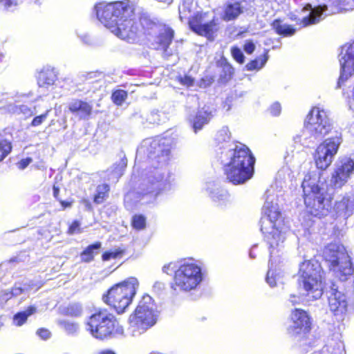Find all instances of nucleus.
<instances>
[{
	"instance_id": "obj_29",
	"label": "nucleus",
	"mask_w": 354,
	"mask_h": 354,
	"mask_svg": "<svg viewBox=\"0 0 354 354\" xmlns=\"http://www.w3.org/2000/svg\"><path fill=\"white\" fill-rule=\"evenodd\" d=\"M344 349V346L342 341L331 339L324 346L323 351L326 354H342Z\"/></svg>"
},
{
	"instance_id": "obj_17",
	"label": "nucleus",
	"mask_w": 354,
	"mask_h": 354,
	"mask_svg": "<svg viewBox=\"0 0 354 354\" xmlns=\"http://www.w3.org/2000/svg\"><path fill=\"white\" fill-rule=\"evenodd\" d=\"M328 306L338 321L343 320L347 312L348 302L344 293L338 290V286L332 283L326 291Z\"/></svg>"
},
{
	"instance_id": "obj_39",
	"label": "nucleus",
	"mask_w": 354,
	"mask_h": 354,
	"mask_svg": "<svg viewBox=\"0 0 354 354\" xmlns=\"http://www.w3.org/2000/svg\"><path fill=\"white\" fill-rule=\"evenodd\" d=\"M66 313L68 315L79 317L82 315V307L80 304H70L66 309Z\"/></svg>"
},
{
	"instance_id": "obj_52",
	"label": "nucleus",
	"mask_w": 354,
	"mask_h": 354,
	"mask_svg": "<svg viewBox=\"0 0 354 354\" xmlns=\"http://www.w3.org/2000/svg\"><path fill=\"white\" fill-rule=\"evenodd\" d=\"M37 335L43 339H47L50 337V333L48 330L46 328H40L37 330Z\"/></svg>"
},
{
	"instance_id": "obj_19",
	"label": "nucleus",
	"mask_w": 354,
	"mask_h": 354,
	"mask_svg": "<svg viewBox=\"0 0 354 354\" xmlns=\"http://www.w3.org/2000/svg\"><path fill=\"white\" fill-rule=\"evenodd\" d=\"M151 29L158 32V35L154 38L151 45L154 48L162 50L165 55H170L171 53L167 51V48L174 38V30L169 27H158L155 24H153Z\"/></svg>"
},
{
	"instance_id": "obj_28",
	"label": "nucleus",
	"mask_w": 354,
	"mask_h": 354,
	"mask_svg": "<svg viewBox=\"0 0 354 354\" xmlns=\"http://www.w3.org/2000/svg\"><path fill=\"white\" fill-rule=\"evenodd\" d=\"M272 26L277 34L284 37L293 35L296 31L292 26L283 24L279 19L274 20L272 24Z\"/></svg>"
},
{
	"instance_id": "obj_14",
	"label": "nucleus",
	"mask_w": 354,
	"mask_h": 354,
	"mask_svg": "<svg viewBox=\"0 0 354 354\" xmlns=\"http://www.w3.org/2000/svg\"><path fill=\"white\" fill-rule=\"evenodd\" d=\"M342 141L341 133L336 131L335 136L325 140L318 146L315 157L318 169L324 170L330 166Z\"/></svg>"
},
{
	"instance_id": "obj_47",
	"label": "nucleus",
	"mask_w": 354,
	"mask_h": 354,
	"mask_svg": "<svg viewBox=\"0 0 354 354\" xmlns=\"http://www.w3.org/2000/svg\"><path fill=\"white\" fill-rule=\"evenodd\" d=\"M281 105L278 102L273 103L270 107V112L274 116H277L281 113Z\"/></svg>"
},
{
	"instance_id": "obj_22",
	"label": "nucleus",
	"mask_w": 354,
	"mask_h": 354,
	"mask_svg": "<svg viewBox=\"0 0 354 354\" xmlns=\"http://www.w3.org/2000/svg\"><path fill=\"white\" fill-rule=\"evenodd\" d=\"M57 80V73L54 68L46 66L41 69L37 77L39 87L47 89L53 88Z\"/></svg>"
},
{
	"instance_id": "obj_42",
	"label": "nucleus",
	"mask_w": 354,
	"mask_h": 354,
	"mask_svg": "<svg viewBox=\"0 0 354 354\" xmlns=\"http://www.w3.org/2000/svg\"><path fill=\"white\" fill-rule=\"evenodd\" d=\"M189 1H192V0H185L179 7V14L181 19L183 17L187 18V12H191V5Z\"/></svg>"
},
{
	"instance_id": "obj_59",
	"label": "nucleus",
	"mask_w": 354,
	"mask_h": 354,
	"mask_svg": "<svg viewBox=\"0 0 354 354\" xmlns=\"http://www.w3.org/2000/svg\"><path fill=\"white\" fill-rule=\"evenodd\" d=\"M254 248H255V246H254V247L251 249V250L250 251V258H252V259L255 258V256L254 255V253H253V251H254Z\"/></svg>"
},
{
	"instance_id": "obj_11",
	"label": "nucleus",
	"mask_w": 354,
	"mask_h": 354,
	"mask_svg": "<svg viewBox=\"0 0 354 354\" xmlns=\"http://www.w3.org/2000/svg\"><path fill=\"white\" fill-rule=\"evenodd\" d=\"M86 329L93 337L100 339L123 333L122 327L119 325L114 315L102 310L90 316L86 322Z\"/></svg>"
},
{
	"instance_id": "obj_38",
	"label": "nucleus",
	"mask_w": 354,
	"mask_h": 354,
	"mask_svg": "<svg viewBox=\"0 0 354 354\" xmlns=\"http://www.w3.org/2000/svg\"><path fill=\"white\" fill-rule=\"evenodd\" d=\"M132 225L136 230H143L146 226V218L142 215H135L132 218Z\"/></svg>"
},
{
	"instance_id": "obj_13",
	"label": "nucleus",
	"mask_w": 354,
	"mask_h": 354,
	"mask_svg": "<svg viewBox=\"0 0 354 354\" xmlns=\"http://www.w3.org/2000/svg\"><path fill=\"white\" fill-rule=\"evenodd\" d=\"M311 328V318L306 311L300 308H295L292 311L288 333L299 344L300 346L312 344Z\"/></svg>"
},
{
	"instance_id": "obj_34",
	"label": "nucleus",
	"mask_w": 354,
	"mask_h": 354,
	"mask_svg": "<svg viewBox=\"0 0 354 354\" xmlns=\"http://www.w3.org/2000/svg\"><path fill=\"white\" fill-rule=\"evenodd\" d=\"M28 290L29 288L26 286L22 287L19 284H15L10 291H6L3 296L6 297V299H11L12 297L26 293Z\"/></svg>"
},
{
	"instance_id": "obj_44",
	"label": "nucleus",
	"mask_w": 354,
	"mask_h": 354,
	"mask_svg": "<svg viewBox=\"0 0 354 354\" xmlns=\"http://www.w3.org/2000/svg\"><path fill=\"white\" fill-rule=\"evenodd\" d=\"M178 82L184 86L187 87L192 86L194 84V80L188 75L180 76L178 78Z\"/></svg>"
},
{
	"instance_id": "obj_30",
	"label": "nucleus",
	"mask_w": 354,
	"mask_h": 354,
	"mask_svg": "<svg viewBox=\"0 0 354 354\" xmlns=\"http://www.w3.org/2000/svg\"><path fill=\"white\" fill-rule=\"evenodd\" d=\"M101 248V243L97 242L88 245L80 254L82 261L91 262L94 259V255L97 253V250Z\"/></svg>"
},
{
	"instance_id": "obj_41",
	"label": "nucleus",
	"mask_w": 354,
	"mask_h": 354,
	"mask_svg": "<svg viewBox=\"0 0 354 354\" xmlns=\"http://www.w3.org/2000/svg\"><path fill=\"white\" fill-rule=\"evenodd\" d=\"M62 324L65 330L69 334L76 333L79 330V325L76 322L64 321Z\"/></svg>"
},
{
	"instance_id": "obj_18",
	"label": "nucleus",
	"mask_w": 354,
	"mask_h": 354,
	"mask_svg": "<svg viewBox=\"0 0 354 354\" xmlns=\"http://www.w3.org/2000/svg\"><path fill=\"white\" fill-rule=\"evenodd\" d=\"M206 14H197L189 21L190 28L197 34L210 38L216 30V24L213 19L205 20Z\"/></svg>"
},
{
	"instance_id": "obj_50",
	"label": "nucleus",
	"mask_w": 354,
	"mask_h": 354,
	"mask_svg": "<svg viewBox=\"0 0 354 354\" xmlns=\"http://www.w3.org/2000/svg\"><path fill=\"white\" fill-rule=\"evenodd\" d=\"M342 9L346 11L354 10V0H344L342 4Z\"/></svg>"
},
{
	"instance_id": "obj_20",
	"label": "nucleus",
	"mask_w": 354,
	"mask_h": 354,
	"mask_svg": "<svg viewBox=\"0 0 354 354\" xmlns=\"http://www.w3.org/2000/svg\"><path fill=\"white\" fill-rule=\"evenodd\" d=\"M248 10V3L247 0H232L228 3L224 10L223 18L225 21L235 19L244 11Z\"/></svg>"
},
{
	"instance_id": "obj_37",
	"label": "nucleus",
	"mask_w": 354,
	"mask_h": 354,
	"mask_svg": "<svg viewBox=\"0 0 354 354\" xmlns=\"http://www.w3.org/2000/svg\"><path fill=\"white\" fill-rule=\"evenodd\" d=\"M127 97V91L119 89L113 92L111 99L114 104L118 106H121Z\"/></svg>"
},
{
	"instance_id": "obj_56",
	"label": "nucleus",
	"mask_w": 354,
	"mask_h": 354,
	"mask_svg": "<svg viewBox=\"0 0 354 354\" xmlns=\"http://www.w3.org/2000/svg\"><path fill=\"white\" fill-rule=\"evenodd\" d=\"M53 196H54V197L55 198H57L59 193V188L54 185L53 187Z\"/></svg>"
},
{
	"instance_id": "obj_63",
	"label": "nucleus",
	"mask_w": 354,
	"mask_h": 354,
	"mask_svg": "<svg viewBox=\"0 0 354 354\" xmlns=\"http://www.w3.org/2000/svg\"><path fill=\"white\" fill-rule=\"evenodd\" d=\"M39 0H35V1H38Z\"/></svg>"
},
{
	"instance_id": "obj_9",
	"label": "nucleus",
	"mask_w": 354,
	"mask_h": 354,
	"mask_svg": "<svg viewBox=\"0 0 354 354\" xmlns=\"http://www.w3.org/2000/svg\"><path fill=\"white\" fill-rule=\"evenodd\" d=\"M139 283L136 278L130 277L111 288L102 300L118 313H123L130 306L136 294Z\"/></svg>"
},
{
	"instance_id": "obj_8",
	"label": "nucleus",
	"mask_w": 354,
	"mask_h": 354,
	"mask_svg": "<svg viewBox=\"0 0 354 354\" xmlns=\"http://www.w3.org/2000/svg\"><path fill=\"white\" fill-rule=\"evenodd\" d=\"M205 278L201 265L192 261H185L175 270L171 285L176 291L189 292L196 290Z\"/></svg>"
},
{
	"instance_id": "obj_62",
	"label": "nucleus",
	"mask_w": 354,
	"mask_h": 354,
	"mask_svg": "<svg viewBox=\"0 0 354 354\" xmlns=\"http://www.w3.org/2000/svg\"><path fill=\"white\" fill-rule=\"evenodd\" d=\"M3 326V322L2 321L1 318H0V328Z\"/></svg>"
},
{
	"instance_id": "obj_4",
	"label": "nucleus",
	"mask_w": 354,
	"mask_h": 354,
	"mask_svg": "<svg viewBox=\"0 0 354 354\" xmlns=\"http://www.w3.org/2000/svg\"><path fill=\"white\" fill-rule=\"evenodd\" d=\"M98 20L119 38L133 42L138 33L139 25L129 1H119L95 7Z\"/></svg>"
},
{
	"instance_id": "obj_51",
	"label": "nucleus",
	"mask_w": 354,
	"mask_h": 354,
	"mask_svg": "<svg viewBox=\"0 0 354 354\" xmlns=\"http://www.w3.org/2000/svg\"><path fill=\"white\" fill-rule=\"evenodd\" d=\"M243 48L246 53L251 54L255 50V45L252 41H247L244 45Z\"/></svg>"
},
{
	"instance_id": "obj_53",
	"label": "nucleus",
	"mask_w": 354,
	"mask_h": 354,
	"mask_svg": "<svg viewBox=\"0 0 354 354\" xmlns=\"http://www.w3.org/2000/svg\"><path fill=\"white\" fill-rule=\"evenodd\" d=\"M288 301L292 306H295L301 302V299L298 295H290Z\"/></svg>"
},
{
	"instance_id": "obj_15",
	"label": "nucleus",
	"mask_w": 354,
	"mask_h": 354,
	"mask_svg": "<svg viewBox=\"0 0 354 354\" xmlns=\"http://www.w3.org/2000/svg\"><path fill=\"white\" fill-rule=\"evenodd\" d=\"M354 174V160L349 157H343L335 164L331 174L330 185L334 188H342Z\"/></svg>"
},
{
	"instance_id": "obj_54",
	"label": "nucleus",
	"mask_w": 354,
	"mask_h": 354,
	"mask_svg": "<svg viewBox=\"0 0 354 354\" xmlns=\"http://www.w3.org/2000/svg\"><path fill=\"white\" fill-rule=\"evenodd\" d=\"M80 223L77 221H74L69 227V232L71 234H75L80 232Z\"/></svg>"
},
{
	"instance_id": "obj_26",
	"label": "nucleus",
	"mask_w": 354,
	"mask_h": 354,
	"mask_svg": "<svg viewBox=\"0 0 354 354\" xmlns=\"http://www.w3.org/2000/svg\"><path fill=\"white\" fill-rule=\"evenodd\" d=\"M213 116V112L209 107H204L200 110L194 120L193 128L196 133L201 130L203 125L207 124Z\"/></svg>"
},
{
	"instance_id": "obj_3",
	"label": "nucleus",
	"mask_w": 354,
	"mask_h": 354,
	"mask_svg": "<svg viewBox=\"0 0 354 354\" xmlns=\"http://www.w3.org/2000/svg\"><path fill=\"white\" fill-rule=\"evenodd\" d=\"M216 141L221 150L220 159L227 179L234 185L243 184L250 179L254 174L255 158L249 148L232 142L231 133L227 127L217 132Z\"/></svg>"
},
{
	"instance_id": "obj_31",
	"label": "nucleus",
	"mask_w": 354,
	"mask_h": 354,
	"mask_svg": "<svg viewBox=\"0 0 354 354\" xmlns=\"http://www.w3.org/2000/svg\"><path fill=\"white\" fill-rule=\"evenodd\" d=\"M109 186L107 184L100 185L97 187L96 194L94 195L93 201L96 204L102 203L108 197Z\"/></svg>"
},
{
	"instance_id": "obj_7",
	"label": "nucleus",
	"mask_w": 354,
	"mask_h": 354,
	"mask_svg": "<svg viewBox=\"0 0 354 354\" xmlns=\"http://www.w3.org/2000/svg\"><path fill=\"white\" fill-rule=\"evenodd\" d=\"M158 317V311L152 297L144 295L129 317L128 333L133 337L140 336L156 324Z\"/></svg>"
},
{
	"instance_id": "obj_10",
	"label": "nucleus",
	"mask_w": 354,
	"mask_h": 354,
	"mask_svg": "<svg viewBox=\"0 0 354 354\" xmlns=\"http://www.w3.org/2000/svg\"><path fill=\"white\" fill-rule=\"evenodd\" d=\"M299 284L302 286L308 299L316 300L323 294L322 268L317 261H305L299 270Z\"/></svg>"
},
{
	"instance_id": "obj_49",
	"label": "nucleus",
	"mask_w": 354,
	"mask_h": 354,
	"mask_svg": "<svg viewBox=\"0 0 354 354\" xmlns=\"http://www.w3.org/2000/svg\"><path fill=\"white\" fill-rule=\"evenodd\" d=\"M176 268V266L174 263H169L162 267V272L167 274H171L173 272H175Z\"/></svg>"
},
{
	"instance_id": "obj_25",
	"label": "nucleus",
	"mask_w": 354,
	"mask_h": 354,
	"mask_svg": "<svg viewBox=\"0 0 354 354\" xmlns=\"http://www.w3.org/2000/svg\"><path fill=\"white\" fill-rule=\"evenodd\" d=\"M334 208L339 215L348 217L354 212V201L349 196H344L335 203Z\"/></svg>"
},
{
	"instance_id": "obj_46",
	"label": "nucleus",
	"mask_w": 354,
	"mask_h": 354,
	"mask_svg": "<svg viewBox=\"0 0 354 354\" xmlns=\"http://www.w3.org/2000/svg\"><path fill=\"white\" fill-rule=\"evenodd\" d=\"M19 0H0V6L5 9H9L17 5Z\"/></svg>"
},
{
	"instance_id": "obj_35",
	"label": "nucleus",
	"mask_w": 354,
	"mask_h": 354,
	"mask_svg": "<svg viewBox=\"0 0 354 354\" xmlns=\"http://www.w3.org/2000/svg\"><path fill=\"white\" fill-rule=\"evenodd\" d=\"M12 145L10 141L2 136H0V162L10 153Z\"/></svg>"
},
{
	"instance_id": "obj_27",
	"label": "nucleus",
	"mask_w": 354,
	"mask_h": 354,
	"mask_svg": "<svg viewBox=\"0 0 354 354\" xmlns=\"http://www.w3.org/2000/svg\"><path fill=\"white\" fill-rule=\"evenodd\" d=\"M37 310L36 306H30L25 310L16 313L13 317V324L17 326H22L28 317L36 313Z\"/></svg>"
},
{
	"instance_id": "obj_57",
	"label": "nucleus",
	"mask_w": 354,
	"mask_h": 354,
	"mask_svg": "<svg viewBox=\"0 0 354 354\" xmlns=\"http://www.w3.org/2000/svg\"><path fill=\"white\" fill-rule=\"evenodd\" d=\"M82 41L86 44H91V38L88 35H84L81 37Z\"/></svg>"
},
{
	"instance_id": "obj_58",
	"label": "nucleus",
	"mask_w": 354,
	"mask_h": 354,
	"mask_svg": "<svg viewBox=\"0 0 354 354\" xmlns=\"http://www.w3.org/2000/svg\"><path fill=\"white\" fill-rule=\"evenodd\" d=\"M6 291H3V292H1L0 293V305H3V304H5L6 301H8L9 299H6V297L3 296V295L4 294Z\"/></svg>"
},
{
	"instance_id": "obj_40",
	"label": "nucleus",
	"mask_w": 354,
	"mask_h": 354,
	"mask_svg": "<svg viewBox=\"0 0 354 354\" xmlns=\"http://www.w3.org/2000/svg\"><path fill=\"white\" fill-rule=\"evenodd\" d=\"M123 254V250L120 249H115L114 250L105 252L102 256L103 261H109L111 259H117L120 257Z\"/></svg>"
},
{
	"instance_id": "obj_33",
	"label": "nucleus",
	"mask_w": 354,
	"mask_h": 354,
	"mask_svg": "<svg viewBox=\"0 0 354 354\" xmlns=\"http://www.w3.org/2000/svg\"><path fill=\"white\" fill-rule=\"evenodd\" d=\"M8 111L15 114H22L25 117H29L33 115L34 112L32 111L28 106L21 104V105H15L10 104L8 106Z\"/></svg>"
},
{
	"instance_id": "obj_2",
	"label": "nucleus",
	"mask_w": 354,
	"mask_h": 354,
	"mask_svg": "<svg viewBox=\"0 0 354 354\" xmlns=\"http://www.w3.org/2000/svg\"><path fill=\"white\" fill-rule=\"evenodd\" d=\"M261 231L269 245L270 259L266 282L273 288L283 283V274L280 267L274 265V255L283 247L286 239V230L281 218V212L273 190H267L263 207V216L260 220Z\"/></svg>"
},
{
	"instance_id": "obj_23",
	"label": "nucleus",
	"mask_w": 354,
	"mask_h": 354,
	"mask_svg": "<svg viewBox=\"0 0 354 354\" xmlns=\"http://www.w3.org/2000/svg\"><path fill=\"white\" fill-rule=\"evenodd\" d=\"M304 10L309 11L308 15L304 17L302 19L303 26L305 27L319 22L324 12L327 10V6L323 5L313 7L310 4H307Z\"/></svg>"
},
{
	"instance_id": "obj_43",
	"label": "nucleus",
	"mask_w": 354,
	"mask_h": 354,
	"mask_svg": "<svg viewBox=\"0 0 354 354\" xmlns=\"http://www.w3.org/2000/svg\"><path fill=\"white\" fill-rule=\"evenodd\" d=\"M231 53L233 58L239 63L242 64L244 62L245 56L241 50L236 46L231 48Z\"/></svg>"
},
{
	"instance_id": "obj_6",
	"label": "nucleus",
	"mask_w": 354,
	"mask_h": 354,
	"mask_svg": "<svg viewBox=\"0 0 354 354\" xmlns=\"http://www.w3.org/2000/svg\"><path fill=\"white\" fill-rule=\"evenodd\" d=\"M332 126L326 112L317 107L312 109L308 114L304 129L301 135L294 138L295 142L304 147L321 140L331 130Z\"/></svg>"
},
{
	"instance_id": "obj_45",
	"label": "nucleus",
	"mask_w": 354,
	"mask_h": 354,
	"mask_svg": "<svg viewBox=\"0 0 354 354\" xmlns=\"http://www.w3.org/2000/svg\"><path fill=\"white\" fill-rule=\"evenodd\" d=\"M48 112H49V111H46L45 113L34 118V119L32 120V121L31 122V125L33 127H37V126L40 125L47 118Z\"/></svg>"
},
{
	"instance_id": "obj_32",
	"label": "nucleus",
	"mask_w": 354,
	"mask_h": 354,
	"mask_svg": "<svg viewBox=\"0 0 354 354\" xmlns=\"http://www.w3.org/2000/svg\"><path fill=\"white\" fill-rule=\"evenodd\" d=\"M268 59V53H266L263 56L255 59L250 62L248 63L245 66L248 71L260 70L266 64Z\"/></svg>"
},
{
	"instance_id": "obj_24",
	"label": "nucleus",
	"mask_w": 354,
	"mask_h": 354,
	"mask_svg": "<svg viewBox=\"0 0 354 354\" xmlns=\"http://www.w3.org/2000/svg\"><path fill=\"white\" fill-rule=\"evenodd\" d=\"M205 189L209 196L214 202L222 205L228 201L230 198L229 193L216 183H207Z\"/></svg>"
},
{
	"instance_id": "obj_60",
	"label": "nucleus",
	"mask_w": 354,
	"mask_h": 354,
	"mask_svg": "<svg viewBox=\"0 0 354 354\" xmlns=\"http://www.w3.org/2000/svg\"><path fill=\"white\" fill-rule=\"evenodd\" d=\"M288 168H283L281 170H280L278 172V175L280 176L283 172H284L285 171H288Z\"/></svg>"
},
{
	"instance_id": "obj_61",
	"label": "nucleus",
	"mask_w": 354,
	"mask_h": 354,
	"mask_svg": "<svg viewBox=\"0 0 354 354\" xmlns=\"http://www.w3.org/2000/svg\"><path fill=\"white\" fill-rule=\"evenodd\" d=\"M116 174H117V178H118L119 176H120L122 175V167H120V169L118 170V171H116Z\"/></svg>"
},
{
	"instance_id": "obj_12",
	"label": "nucleus",
	"mask_w": 354,
	"mask_h": 354,
	"mask_svg": "<svg viewBox=\"0 0 354 354\" xmlns=\"http://www.w3.org/2000/svg\"><path fill=\"white\" fill-rule=\"evenodd\" d=\"M323 256L330 263V269L341 280H345L347 276L353 273L354 268L344 245L337 243H329L325 247Z\"/></svg>"
},
{
	"instance_id": "obj_48",
	"label": "nucleus",
	"mask_w": 354,
	"mask_h": 354,
	"mask_svg": "<svg viewBox=\"0 0 354 354\" xmlns=\"http://www.w3.org/2000/svg\"><path fill=\"white\" fill-rule=\"evenodd\" d=\"M32 162V160L31 158H26L18 162L17 166L19 169L23 170L26 169Z\"/></svg>"
},
{
	"instance_id": "obj_16",
	"label": "nucleus",
	"mask_w": 354,
	"mask_h": 354,
	"mask_svg": "<svg viewBox=\"0 0 354 354\" xmlns=\"http://www.w3.org/2000/svg\"><path fill=\"white\" fill-rule=\"evenodd\" d=\"M339 62L341 71L337 87L341 88L344 82L354 74V40L341 48Z\"/></svg>"
},
{
	"instance_id": "obj_55",
	"label": "nucleus",
	"mask_w": 354,
	"mask_h": 354,
	"mask_svg": "<svg viewBox=\"0 0 354 354\" xmlns=\"http://www.w3.org/2000/svg\"><path fill=\"white\" fill-rule=\"evenodd\" d=\"M165 284L162 282L157 281L153 285L154 290L161 291L164 289Z\"/></svg>"
},
{
	"instance_id": "obj_1",
	"label": "nucleus",
	"mask_w": 354,
	"mask_h": 354,
	"mask_svg": "<svg viewBox=\"0 0 354 354\" xmlns=\"http://www.w3.org/2000/svg\"><path fill=\"white\" fill-rule=\"evenodd\" d=\"M175 140L171 136H157L144 140L137 149L136 167L144 169V178L137 192H129L124 202L137 195L136 201L154 203L167 187V164L171 157Z\"/></svg>"
},
{
	"instance_id": "obj_36",
	"label": "nucleus",
	"mask_w": 354,
	"mask_h": 354,
	"mask_svg": "<svg viewBox=\"0 0 354 354\" xmlns=\"http://www.w3.org/2000/svg\"><path fill=\"white\" fill-rule=\"evenodd\" d=\"M5 95H6L8 96L6 97L0 98V103L4 99H6V100L12 99L16 102L24 101V100L28 99L30 96H31L32 93H19L17 91L16 93H6Z\"/></svg>"
},
{
	"instance_id": "obj_21",
	"label": "nucleus",
	"mask_w": 354,
	"mask_h": 354,
	"mask_svg": "<svg viewBox=\"0 0 354 354\" xmlns=\"http://www.w3.org/2000/svg\"><path fill=\"white\" fill-rule=\"evenodd\" d=\"M69 111L82 120H87L91 115L93 106L81 100H73L68 105Z\"/></svg>"
},
{
	"instance_id": "obj_5",
	"label": "nucleus",
	"mask_w": 354,
	"mask_h": 354,
	"mask_svg": "<svg viewBox=\"0 0 354 354\" xmlns=\"http://www.w3.org/2000/svg\"><path fill=\"white\" fill-rule=\"evenodd\" d=\"M301 187L308 213L317 217L326 216L332 204L327 195L325 181L321 178V173L317 171L308 172L304 178Z\"/></svg>"
}]
</instances>
